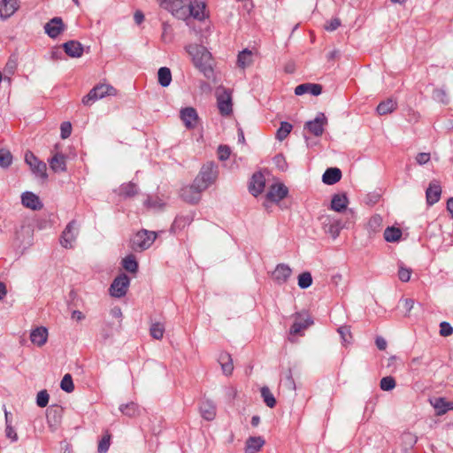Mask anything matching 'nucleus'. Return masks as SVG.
<instances>
[{"label": "nucleus", "mask_w": 453, "mask_h": 453, "mask_svg": "<svg viewBox=\"0 0 453 453\" xmlns=\"http://www.w3.org/2000/svg\"><path fill=\"white\" fill-rule=\"evenodd\" d=\"M187 51L190 55L194 65L203 74L210 79L213 76V60L211 52L202 45L190 44L187 46Z\"/></svg>", "instance_id": "1"}, {"label": "nucleus", "mask_w": 453, "mask_h": 453, "mask_svg": "<svg viewBox=\"0 0 453 453\" xmlns=\"http://www.w3.org/2000/svg\"><path fill=\"white\" fill-rule=\"evenodd\" d=\"M158 2L162 8L171 12L175 18L181 20L188 19L190 0H158Z\"/></svg>", "instance_id": "2"}, {"label": "nucleus", "mask_w": 453, "mask_h": 453, "mask_svg": "<svg viewBox=\"0 0 453 453\" xmlns=\"http://www.w3.org/2000/svg\"><path fill=\"white\" fill-rule=\"evenodd\" d=\"M218 177V166L214 162L204 164L197 176L195 178L196 185L204 190L211 185Z\"/></svg>", "instance_id": "3"}, {"label": "nucleus", "mask_w": 453, "mask_h": 453, "mask_svg": "<svg viewBox=\"0 0 453 453\" xmlns=\"http://www.w3.org/2000/svg\"><path fill=\"white\" fill-rule=\"evenodd\" d=\"M157 236V234L154 231L145 229L138 231L131 240V248L134 251H143L153 244Z\"/></svg>", "instance_id": "4"}, {"label": "nucleus", "mask_w": 453, "mask_h": 453, "mask_svg": "<svg viewBox=\"0 0 453 453\" xmlns=\"http://www.w3.org/2000/svg\"><path fill=\"white\" fill-rule=\"evenodd\" d=\"M117 90L115 88L109 84H98L94 87L88 95L83 96L82 104L84 105H91L98 99L104 98L106 96H115Z\"/></svg>", "instance_id": "5"}, {"label": "nucleus", "mask_w": 453, "mask_h": 453, "mask_svg": "<svg viewBox=\"0 0 453 453\" xmlns=\"http://www.w3.org/2000/svg\"><path fill=\"white\" fill-rule=\"evenodd\" d=\"M129 285V277L125 273L119 274L113 280L110 287L111 296L117 298L123 297L127 294Z\"/></svg>", "instance_id": "6"}, {"label": "nucleus", "mask_w": 453, "mask_h": 453, "mask_svg": "<svg viewBox=\"0 0 453 453\" xmlns=\"http://www.w3.org/2000/svg\"><path fill=\"white\" fill-rule=\"evenodd\" d=\"M204 191L203 188H200L196 185V181L194 180L193 183L187 185L180 189V197L188 203H197L201 199V195Z\"/></svg>", "instance_id": "7"}, {"label": "nucleus", "mask_w": 453, "mask_h": 453, "mask_svg": "<svg viewBox=\"0 0 453 453\" xmlns=\"http://www.w3.org/2000/svg\"><path fill=\"white\" fill-rule=\"evenodd\" d=\"M217 96V103L218 107L219 110V112L222 115H229L232 113L233 108H232V96L230 91L223 88H219L216 91Z\"/></svg>", "instance_id": "8"}, {"label": "nucleus", "mask_w": 453, "mask_h": 453, "mask_svg": "<svg viewBox=\"0 0 453 453\" xmlns=\"http://www.w3.org/2000/svg\"><path fill=\"white\" fill-rule=\"evenodd\" d=\"M79 234V227L75 220L68 223L60 237V243L64 248H73V242Z\"/></svg>", "instance_id": "9"}, {"label": "nucleus", "mask_w": 453, "mask_h": 453, "mask_svg": "<svg viewBox=\"0 0 453 453\" xmlns=\"http://www.w3.org/2000/svg\"><path fill=\"white\" fill-rule=\"evenodd\" d=\"M327 124V119L322 112L318 113L313 120L307 121L304 127L315 136H321L324 133V127Z\"/></svg>", "instance_id": "10"}, {"label": "nucleus", "mask_w": 453, "mask_h": 453, "mask_svg": "<svg viewBox=\"0 0 453 453\" xmlns=\"http://www.w3.org/2000/svg\"><path fill=\"white\" fill-rule=\"evenodd\" d=\"M25 161L30 166L32 172L36 175L46 178V164L40 161L32 152L27 151L25 155Z\"/></svg>", "instance_id": "11"}, {"label": "nucleus", "mask_w": 453, "mask_h": 453, "mask_svg": "<svg viewBox=\"0 0 453 453\" xmlns=\"http://www.w3.org/2000/svg\"><path fill=\"white\" fill-rule=\"evenodd\" d=\"M292 274V269L287 264H279L272 273L273 281L278 285L285 284Z\"/></svg>", "instance_id": "12"}, {"label": "nucleus", "mask_w": 453, "mask_h": 453, "mask_svg": "<svg viewBox=\"0 0 453 453\" xmlns=\"http://www.w3.org/2000/svg\"><path fill=\"white\" fill-rule=\"evenodd\" d=\"M288 189L283 183L273 184L266 194V198L274 203H278L288 196Z\"/></svg>", "instance_id": "13"}, {"label": "nucleus", "mask_w": 453, "mask_h": 453, "mask_svg": "<svg viewBox=\"0 0 453 453\" xmlns=\"http://www.w3.org/2000/svg\"><path fill=\"white\" fill-rule=\"evenodd\" d=\"M64 29L65 25L59 17L51 19L44 25V31L50 38H57Z\"/></svg>", "instance_id": "14"}, {"label": "nucleus", "mask_w": 453, "mask_h": 453, "mask_svg": "<svg viewBox=\"0 0 453 453\" xmlns=\"http://www.w3.org/2000/svg\"><path fill=\"white\" fill-rule=\"evenodd\" d=\"M180 119L187 128H195L197 125L198 115L195 108L186 107L180 111Z\"/></svg>", "instance_id": "15"}, {"label": "nucleus", "mask_w": 453, "mask_h": 453, "mask_svg": "<svg viewBox=\"0 0 453 453\" xmlns=\"http://www.w3.org/2000/svg\"><path fill=\"white\" fill-rule=\"evenodd\" d=\"M22 204L34 211L41 210L43 207L38 196L33 192L26 191L21 196Z\"/></svg>", "instance_id": "16"}, {"label": "nucleus", "mask_w": 453, "mask_h": 453, "mask_svg": "<svg viewBox=\"0 0 453 453\" xmlns=\"http://www.w3.org/2000/svg\"><path fill=\"white\" fill-rule=\"evenodd\" d=\"M46 418L49 426L52 430H55L60 424L62 418V409L59 406H50L47 409Z\"/></svg>", "instance_id": "17"}, {"label": "nucleus", "mask_w": 453, "mask_h": 453, "mask_svg": "<svg viewBox=\"0 0 453 453\" xmlns=\"http://www.w3.org/2000/svg\"><path fill=\"white\" fill-rule=\"evenodd\" d=\"M311 324L312 320L308 315L303 318L301 313H296L295 322L292 325L289 333L290 334H298Z\"/></svg>", "instance_id": "18"}, {"label": "nucleus", "mask_w": 453, "mask_h": 453, "mask_svg": "<svg viewBox=\"0 0 453 453\" xmlns=\"http://www.w3.org/2000/svg\"><path fill=\"white\" fill-rule=\"evenodd\" d=\"M18 9V0H2L0 4V17L6 19L13 15Z\"/></svg>", "instance_id": "19"}, {"label": "nucleus", "mask_w": 453, "mask_h": 453, "mask_svg": "<svg viewBox=\"0 0 453 453\" xmlns=\"http://www.w3.org/2000/svg\"><path fill=\"white\" fill-rule=\"evenodd\" d=\"M48 339V330L44 326H38L30 333V340L32 343L38 347L43 346Z\"/></svg>", "instance_id": "20"}, {"label": "nucleus", "mask_w": 453, "mask_h": 453, "mask_svg": "<svg viewBox=\"0 0 453 453\" xmlns=\"http://www.w3.org/2000/svg\"><path fill=\"white\" fill-rule=\"evenodd\" d=\"M265 185V179L261 173H256L253 174L250 184V191L254 196L261 194Z\"/></svg>", "instance_id": "21"}, {"label": "nucleus", "mask_w": 453, "mask_h": 453, "mask_svg": "<svg viewBox=\"0 0 453 453\" xmlns=\"http://www.w3.org/2000/svg\"><path fill=\"white\" fill-rule=\"evenodd\" d=\"M322 92V86L314 83H303L296 87L295 94L296 96H302L305 93H310L313 96H319Z\"/></svg>", "instance_id": "22"}, {"label": "nucleus", "mask_w": 453, "mask_h": 453, "mask_svg": "<svg viewBox=\"0 0 453 453\" xmlns=\"http://www.w3.org/2000/svg\"><path fill=\"white\" fill-rule=\"evenodd\" d=\"M63 48L71 58H80L83 54V46L77 41H68L63 44Z\"/></svg>", "instance_id": "23"}, {"label": "nucleus", "mask_w": 453, "mask_h": 453, "mask_svg": "<svg viewBox=\"0 0 453 453\" xmlns=\"http://www.w3.org/2000/svg\"><path fill=\"white\" fill-rule=\"evenodd\" d=\"M323 224L325 231L328 233L334 239L339 236L340 232L343 227L341 220L332 219L329 218H326Z\"/></svg>", "instance_id": "24"}, {"label": "nucleus", "mask_w": 453, "mask_h": 453, "mask_svg": "<svg viewBox=\"0 0 453 453\" xmlns=\"http://www.w3.org/2000/svg\"><path fill=\"white\" fill-rule=\"evenodd\" d=\"M190 12L188 13V18L193 17L196 19L203 20L207 15L205 13V4L203 2H189Z\"/></svg>", "instance_id": "25"}, {"label": "nucleus", "mask_w": 453, "mask_h": 453, "mask_svg": "<svg viewBox=\"0 0 453 453\" xmlns=\"http://www.w3.org/2000/svg\"><path fill=\"white\" fill-rule=\"evenodd\" d=\"M200 413L202 417L208 420H213L216 417V406L211 400L203 401L200 405Z\"/></svg>", "instance_id": "26"}, {"label": "nucleus", "mask_w": 453, "mask_h": 453, "mask_svg": "<svg viewBox=\"0 0 453 453\" xmlns=\"http://www.w3.org/2000/svg\"><path fill=\"white\" fill-rule=\"evenodd\" d=\"M342 179V171L337 167H331L326 170L322 180L326 185H334Z\"/></svg>", "instance_id": "27"}, {"label": "nucleus", "mask_w": 453, "mask_h": 453, "mask_svg": "<svg viewBox=\"0 0 453 453\" xmlns=\"http://www.w3.org/2000/svg\"><path fill=\"white\" fill-rule=\"evenodd\" d=\"M50 169L55 172H65L66 170L65 157L62 153H56L50 160Z\"/></svg>", "instance_id": "28"}, {"label": "nucleus", "mask_w": 453, "mask_h": 453, "mask_svg": "<svg viewBox=\"0 0 453 453\" xmlns=\"http://www.w3.org/2000/svg\"><path fill=\"white\" fill-rule=\"evenodd\" d=\"M441 189L439 184L431 182L426 189V202L428 204L433 205L437 203L441 197Z\"/></svg>", "instance_id": "29"}, {"label": "nucleus", "mask_w": 453, "mask_h": 453, "mask_svg": "<svg viewBox=\"0 0 453 453\" xmlns=\"http://www.w3.org/2000/svg\"><path fill=\"white\" fill-rule=\"evenodd\" d=\"M429 403L435 409L437 416L445 414L449 411V408H452V406L449 405L448 401L443 397L430 398Z\"/></svg>", "instance_id": "30"}, {"label": "nucleus", "mask_w": 453, "mask_h": 453, "mask_svg": "<svg viewBox=\"0 0 453 453\" xmlns=\"http://www.w3.org/2000/svg\"><path fill=\"white\" fill-rule=\"evenodd\" d=\"M261 436H251L246 441L245 453H257L265 445Z\"/></svg>", "instance_id": "31"}, {"label": "nucleus", "mask_w": 453, "mask_h": 453, "mask_svg": "<svg viewBox=\"0 0 453 453\" xmlns=\"http://www.w3.org/2000/svg\"><path fill=\"white\" fill-rule=\"evenodd\" d=\"M219 363L221 365L222 372L225 375L229 376L234 370L233 360L227 352H221L219 356Z\"/></svg>", "instance_id": "32"}, {"label": "nucleus", "mask_w": 453, "mask_h": 453, "mask_svg": "<svg viewBox=\"0 0 453 453\" xmlns=\"http://www.w3.org/2000/svg\"><path fill=\"white\" fill-rule=\"evenodd\" d=\"M348 203L349 200L346 195L335 194L332 197L331 209L335 211L342 212L347 208Z\"/></svg>", "instance_id": "33"}, {"label": "nucleus", "mask_w": 453, "mask_h": 453, "mask_svg": "<svg viewBox=\"0 0 453 453\" xmlns=\"http://www.w3.org/2000/svg\"><path fill=\"white\" fill-rule=\"evenodd\" d=\"M252 62V52L250 50L245 49L238 54L237 65L240 68L245 69L246 67L250 66Z\"/></svg>", "instance_id": "34"}, {"label": "nucleus", "mask_w": 453, "mask_h": 453, "mask_svg": "<svg viewBox=\"0 0 453 453\" xmlns=\"http://www.w3.org/2000/svg\"><path fill=\"white\" fill-rule=\"evenodd\" d=\"M396 109V102L392 99H387L386 101L381 102L377 106V112L380 115H386L391 113Z\"/></svg>", "instance_id": "35"}, {"label": "nucleus", "mask_w": 453, "mask_h": 453, "mask_svg": "<svg viewBox=\"0 0 453 453\" xmlns=\"http://www.w3.org/2000/svg\"><path fill=\"white\" fill-rule=\"evenodd\" d=\"M158 83L162 87H168L172 81V73L168 67H160L157 72Z\"/></svg>", "instance_id": "36"}, {"label": "nucleus", "mask_w": 453, "mask_h": 453, "mask_svg": "<svg viewBox=\"0 0 453 453\" xmlns=\"http://www.w3.org/2000/svg\"><path fill=\"white\" fill-rule=\"evenodd\" d=\"M122 265L126 271L135 273L138 271V263L134 255H128L122 260Z\"/></svg>", "instance_id": "37"}, {"label": "nucleus", "mask_w": 453, "mask_h": 453, "mask_svg": "<svg viewBox=\"0 0 453 453\" xmlns=\"http://www.w3.org/2000/svg\"><path fill=\"white\" fill-rule=\"evenodd\" d=\"M402 236V231L396 227H387L384 231V238L388 242L398 241Z\"/></svg>", "instance_id": "38"}, {"label": "nucleus", "mask_w": 453, "mask_h": 453, "mask_svg": "<svg viewBox=\"0 0 453 453\" xmlns=\"http://www.w3.org/2000/svg\"><path fill=\"white\" fill-rule=\"evenodd\" d=\"M137 193L138 188L133 182L123 184L119 188V194L125 197L134 196Z\"/></svg>", "instance_id": "39"}, {"label": "nucleus", "mask_w": 453, "mask_h": 453, "mask_svg": "<svg viewBox=\"0 0 453 453\" xmlns=\"http://www.w3.org/2000/svg\"><path fill=\"white\" fill-rule=\"evenodd\" d=\"M433 99L437 103L445 105L450 101L449 96L444 88H435L433 92Z\"/></svg>", "instance_id": "40"}, {"label": "nucleus", "mask_w": 453, "mask_h": 453, "mask_svg": "<svg viewBox=\"0 0 453 453\" xmlns=\"http://www.w3.org/2000/svg\"><path fill=\"white\" fill-rule=\"evenodd\" d=\"M12 163V155L6 149H0V167L7 168Z\"/></svg>", "instance_id": "41"}, {"label": "nucleus", "mask_w": 453, "mask_h": 453, "mask_svg": "<svg viewBox=\"0 0 453 453\" xmlns=\"http://www.w3.org/2000/svg\"><path fill=\"white\" fill-rule=\"evenodd\" d=\"M261 396L264 399V402L269 408H273L276 404V400L267 387H263L261 388Z\"/></svg>", "instance_id": "42"}, {"label": "nucleus", "mask_w": 453, "mask_h": 453, "mask_svg": "<svg viewBox=\"0 0 453 453\" xmlns=\"http://www.w3.org/2000/svg\"><path fill=\"white\" fill-rule=\"evenodd\" d=\"M150 333L154 339L160 340L164 336L165 326L159 322L153 323L150 328Z\"/></svg>", "instance_id": "43"}, {"label": "nucleus", "mask_w": 453, "mask_h": 453, "mask_svg": "<svg viewBox=\"0 0 453 453\" xmlns=\"http://www.w3.org/2000/svg\"><path fill=\"white\" fill-rule=\"evenodd\" d=\"M292 125L288 122L282 121L280 123V128L277 130V139L280 141H283L291 132L292 130Z\"/></svg>", "instance_id": "44"}, {"label": "nucleus", "mask_w": 453, "mask_h": 453, "mask_svg": "<svg viewBox=\"0 0 453 453\" xmlns=\"http://www.w3.org/2000/svg\"><path fill=\"white\" fill-rule=\"evenodd\" d=\"M312 284V277L311 273L303 272L298 276V286L300 288L305 289Z\"/></svg>", "instance_id": "45"}, {"label": "nucleus", "mask_w": 453, "mask_h": 453, "mask_svg": "<svg viewBox=\"0 0 453 453\" xmlns=\"http://www.w3.org/2000/svg\"><path fill=\"white\" fill-rule=\"evenodd\" d=\"M60 388L62 390H64L66 393H71L74 389V385L73 382V378L71 374L66 373L64 375L61 382H60Z\"/></svg>", "instance_id": "46"}, {"label": "nucleus", "mask_w": 453, "mask_h": 453, "mask_svg": "<svg viewBox=\"0 0 453 453\" xmlns=\"http://www.w3.org/2000/svg\"><path fill=\"white\" fill-rule=\"evenodd\" d=\"M337 332L340 334L342 343L344 345L349 344L352 340V335L350 332V327L349 326H342L337 329Z\"/></svg>", "instance_id": "47"}, {"label": "nucleus", "mask_w": 453, "mask_h": 453, "mask_svg": "<svg viewBox=\"0 0 453 453\" xmlns=\"http://www.w3.org/2000/svg\"><path fill=\"white\" fill-rule=\"evenodd\" d=\"M111 444V434L106 433L98 443V453H107Z\"/></svg>", "instance_id": "48"}, {"label": "nucleus", "mask_w": 453, "mask_h": 453, "mask_svg": "<svg viewBox=\"0 0 453 453\" xmlns=\"http://www.w3.org/2000/svg\"><path fill=\"white\" fill-rule=\"evenodd\" d=\"M380 387L384 391L392 390L395 387V380L391 376L383 377L380 380Z\"/></svg>", "instance_id": "49"}, {"label": "nucleus", "mask_w": 453, "mask_h": 453, "mask_svg": "<svg viewBox=\"0 0 453 453\" xmlns=\"http://www.w3.org/2000/svg\"><path fill=\"white\" fill-rule=\"evenodd\" d=\"M412 273V270L411 268L405 267L403 264L399 265L398 269V278L403 282H407L410 280Z\"/></svg>", "instance_id": "50"}, {"label": "nucleus", "mask_w": 453, "mask_h": 453, "mask_svg": "<svg viewBox=\"0 0 453 453\" xmlns=\"http://www.w3.org/2000/svg\"><path fill=\"white\" fill-rule=\"evenodd\" d=\"M382 226V218L379 215L372 217L368 222V227L372 231L376 232L380 229Z\"/></svg>", "instance_id": "51"}, {"label": "nucleus", "mask_w": 453, "mask_h": 453, "mask_svg": "<svg viewBox=\"0 0 453 453\" xmlns=\"http://www.w3.org/2000/svg\"><path fill=\"white\" fill-rule=\"evenodd\" d=\"M50 395L47 390H41L36 396V403L39 407H45L49 403Z\"/></svg>", "instance_id": "52"}, {"label": "nucleus", "mask_w": 453, "mask_h": 453, "mask_svg": "<svg viewBox=\"0 0 453 453\" xmlns=\"http://www.w3.org/2000/svg\"><path fill=\"white\" fill-rule=\"evenodd\" d=\"M119 410L122 413H124L127 416L132 417L134 416L137 411V406L134 403H130L126 405H121L119 407Z\"/></svg>", "instance_id": "53"}, {"label": "nucleus", "mask_w": 453, "mask_h": 453, "mask_svg": "<svg viewBox=\"0 0 453 453\" xmlns=\"http://www.w3.org/2000/svg\"><path fill=\"white\" fill-rule=\"evenodd\" d=\"M231 154V150L227 145H219L218 148V157L221 161L228 159Z\"/></svg>", "instance_id": "54"}, {"label": "nucleus", "mask_w": 453, "mask_h": 453, "mask_svg": "<svg viewBox=\"0 0 453 453\" xmlns=\"http://www.w3.org/2000/svg\"><path fill=\"white\" fill-rule=\"evenodd\" d=\"M162 40L170 42L173 40V29L167 23L163 24Z\"/></svg>", "instance_id": "55"}, {"label": "nucleus", "mask_w": 453, "mask_h": 453, "mask_svg": "<svg viewBox=\"0 0 453 453\" xmlns=\"http://www.w3.org/2000/svg\"><path fill=\"white\" fill-rule=\"evenodd\" d=\"M402 441L407 446L412 447L417 442V436L410 432H405L402 435Z\"/></svg>", "instance_id": "56"}, {"label": "nucleus", "mask_w": 453, "mask_h": 453, "mask_svg": "<svg viewBox=\"0 0 453 453\" xmlns=\"http://www.w3.org/2000/svg\"><path fill=\"white\" fill-rule=\"evenodd\" d=\"M224 394H225V397H226V401L231 402L232 400L236 398V396L238 395V391L235 387L228 386V387H226V388L224 390Z\"/></svg>", "instance_id": "57"}, {"label": "nucleus", "mask_w": 453, "mask_h": 453, "mask_svg": "<svg viewBox=\"0 0 453 453\" xmlns=\"http://www.w3.org/2000/svg\"><path fill=\"white\" fill-rule=\"evenodd\" d=\"M453 334V327L448 322H441L440 324V334L441 336H449Z\"/></svg>", "instance_id": "58"}, {"label": "nucleus", "mask_w": 453, "mask_h": 453, "mask_svg": "<svg viewBox=\"0 0 453 453\" xmlns=\"http://www.w3.org/2000/svg\"><path fill=\"white\" fill-rule=\"evenodd\" d=\"M61 138L66 139L71 135L72 133V125L68 121H65L61 124Z\"/></svg>", "instance_id": "59"}, {"label": "nucleus", "mask_w": 453, "mask_h": 453, "mask_svg": "<svg viewBox=\"0 0 453 453\" xmlns=\"http://www.w3.org/2000/svg\"><path fill=\"white\" fill-rule=\"evenodd\" d=\"M341 26V20L338 18L332 19L330 21L326 22L324 26L326 31L333 32L336 30Z\"/></svg>", "instance_id": "60"}, {"label": "nucleus", "mask_w": 453, "mask_h": 453, "mask_svg": "<svg viewBox=\"0 0 453 453\" xmlns=\"http://www.w3.org/2000/svg\"><path fill=\"white\" fill-rule=\"evenodd\" d=\"M5 435L12 441H18V434L12 424H8L5 427Z\"/></svg>", "instance_id": "61"}, {"label": "nucleus", "mask_w": 453, "mask_h": 453, "mask_svg": "<svg viewBox=\"0 0 453 453\" xmlns=\"http://www.w3.org/2000/svg\"><path fill=\"white\" fill-rule=\"evenodd\" d=\"M18 63L15 58H11L5 65V72L10 74H12L17 68Z\"/></svg>", "instance_id": "62"}, {"label": "nucleus", "mask_w": 453, "mask_h": 453, "mask_svg": "<svg viewBox=\"0 0 453 453\" xmlns=\"http://www.w3.org/2000/svg\"><path fill=\"white\" fill-rule=\"evenodd\" d=\"M273 160L278 168H280L282 171H284L286 169L287 162H286L285 157L282 155L280 154V155L275 156Z\"/></svg>", "instance_id": "63"}, {"label": "nucleus", "mask_w": 453, "mask_h": 453, "mask_svg": "<svg viewBox=\"0 0 453 453\" xmlns=\"http://www.w3.org/2000/svg\"><path fill=\"white\" fill-rule=\"evenodd\" d=\"M430 160V153L421 152L416 156V162L418 165H425Z\"/></svg>", "instance_id": "64"}]
</instances>
